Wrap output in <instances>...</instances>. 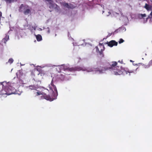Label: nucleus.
Wrapping results in <instances>:
<instances>
[{
	"label": "nucleus",
	"instance_id": "9b49d317",
	"mask_svg": "<svg viewBox=\"0 0 152 152\" xmlns=\"http://www.w3.org/2000/svg\"><path fill=\"white\" fill-rule=\"evenodd\" d=\"M23 72L22 70H19L16 73V75L17 77L18 78H20V77L23 76Z\"/></svg>",
	"mask_w": 152,
	"mask_h": 152
},
{
	"label": "nucleus",
	"instance_id": "aec40b11",
	"mask_svg": "<svg viewBox=\"0 0 152 152\" xmlns=\"http://www.w3.org/2000/svg\"><path fill=\"white\" fill-rule=\"evenodd\" d=\"M118 32V29L116 30L113 32V34H115Z\"/></svg>",
	"mask_w": 152,
	"mask_h": 152
},
{
	"label": "nucleus",
	"instance_id": "20e7f679",
	"mask_svg": "<svg viewBox=\"0 0 152 152\" xmlns=\"http://www.w3.org/2000/svg\"><path fill=\"white\" fill-rule=\"evenodd\" d=\"M48 90L46 88H43L41 91L38 90L37 92H35L34 93V96L36 97L41 95H42L41 96V99H45L50 101H52L54 99L50 97L49 95L46 94V93L48 92Z\"/></svg>",
	"mask_w": 152,
	"mask_h": 152
},
{
	"label": "nucleus",
	"instance_id": "6ab92c4d",
	"mask_svg": "<svg viewBox=\"0 0 152 152\" xmlns=\"http://www.w3.org/2000/svg\"><path fill=\"white\" fill-rule=\"evenodd\" d=\"M9 39V37H7V36H6L5 38H4V39L7 41L8 39Z\"/></svg>",
	"mask_w": 152,
	"mask_h": 152
},
{
	"label": "nucleus",
	"instance_id": "f257e3e1",
	"mask_svg": "<svg viewBox=\"0 0 152 152\" xmlns=\"http://www.w3.org/2000/svg\"><path fill=\"white\" fill-rule=\"evenodd\" d=\"M14 84L4 81L0 83V95H8L15 93V89Z\"/></svg>",
	"mask_w": 152,
	"mask_h": 152
},
{
	"label": "nucleus",
	"instance_id": "393cba45",
	"mask_svg": "<svg viewBox=\"0 0 152 152\" xmlns=\"http://www.w3.org/2000/svg\"><path fill=\"white\" fill-rule=\"evenodd\" d=\"M93 71V70L92 69H90V70L89 71H88V72H91Z\"/></svg>",
	"mask_w": 152,
	"mask_h": 152
},
{
	"label": "nucleus",
	"instance_id": "5701e85b",
	"mask_svg": "<svg viewBox=\"0 0 152 152\" xmlns=\"http://www.w3.org/2000/svg\"><path fill=\"white\" fill-rule=\"evenodd\" d=\"M149 65H152V60L151 61H150L149 62Z\"/></svg>",
	"mask_w": 152,
	"mask_h": 152
},
{
	"label": "nucleus",
	"instance_id": "423d86ee",
	"mask_svg": "<svg viewBox=\"0 0 152 152\" xmlns=\"http://www.w3.org/2000/svg\"><path fill=\"white\" fill-rule=\"evenodd\" d=\"M99 48L98 46L96 47V51L97 53H99L100 57L101 58L104 57L103 51L104 50L105 48L104 45L102 44L99 43Z\"/></svg>",
	"mask_w": 152,
	"mask_h": 152
},
{
	"label": "nucleus",
	"instance_id": "f03ea898",
	"mask_svg": "<svg viewBox=\"0 0 152 152\" xmlns=\"http://www.w3.org/2000/svg\"><path fill=\"white\" fill-rule=\"evenodd\" d=\"M117 63L116 61H113L112 62V64H110V67H109L110 69H112L113 70V73L115 75H121V74H127L128 73H129V75H130V73L134 72V70H129L128 71L125 70L124 68L121 67H119L117 66Z\"/></svg>",
	"mask_w": 152,
	"mask_h": 152
},
{
	"label": "nucleus",
	"instance_id": "b1692460",
	"mask_svg": "<svg viewBox=\"0 0 152 152\" xmlns=\"http://www.w3.org/2000/svg\"><path fill=\"white\" fill-rule=\"evenodd\" d=\"M2 12L0 11V20H1V17L2 16Z\"/></svg>",
	"mask_w": 152,
	"mask_h": 152
},
{
	"label": "nucleus",
	"instance_id": "412c9836",
	"mask_svg": "<svg viewBox=\"0 0 152 152\" xmlns=\"http://www.w3.org/2000/svg\"><path fill=\"white\" fill-rule=\"evenodd\" d=\"M118 62H119L121 64H123V61L122 60L121 61H118Z\"/></svg>",
	"mask_w": 152,
	"mask_h": 152
},
{
	"label": "nucleus",
	"instance_id": "f8f14e48",
	"mask_svg": "<svg viewBox=\"0 0 152 152\" xmlns=\"http://www.w3.org/2000/svg\"><path fill=\"white\" fill-rule=\"evenodd\" d=\"M144 7L147 11H150L152 10V6L146 3Z\"/></svg>",
	"mask_w": 152,
	"mask_h": 152
},
{
	"label": "nucleus",
	"instance_id": "4be33fe9",
	"mask_svg": "<svg viewBox=\"0 0 152 152\" xmlns=\"http://www.w3.org/2000/svg\"><path fill=\"white\" fill-rule=\"evenodd\" d=\"M45 1L49 2H51L53 1V0H45Z\"/></svg>",
	"mask_w": 152,
	"mask_h": 152
},
{
	"label": "nucleus",
	"instance_id": "ddd939ff",
	"mask_svg": "<svg viewBox=\"0 0 152 152\" xmlns=\"http://www.w3.org/2000/svg\"><path fill=\"white\" fill-rule=\"evenodd\" d=\"M37 41H40L42 40V37L40 34L35 35Z\"/></svg>",
	"mask_w": 152,
	"mask_h": 152
},
{
	"label": "nucleus",
	"instance_id": "a211bd4d",
	"mask_svg": "<svg viewBox=\"0 0 152 152\" xmlns=\"http://www.w3.org/2000/svg\"><path fill=\"white\" fill-rule=\"evenodd\" d=\"M124 42V40L122 39H120L118 41L119 43L121 44L123 42Z\"/></svg>",
	"mask_w": 152,
	"mask_h": 152
},
{
	"label": "nucleus",
	"instance_id": "f3484780",
	"mask_svg": "<svg viewBox=\"0 0 152 152\" xmlns=\"http://www.w3.org/2000/svg\"><path fill=\"white\" fill-rule=\"evenodd\" d=\"M13 61L14 60L12 58H11L9 59L8 62L10 63V64H11L13 63Z\"/></svg>",
	"mask_w": 152,
	"mask_h": 152
},
{
	"label": "nucleus",
	"instance_id": "dca6fc26",
	"mask_svg": "<svg viewBox=\"0 0 152 152\" xmlns=\"http://www.w3.org/2000/svg\"><path fill=\"white\" fill-rule=\"evenodd\" d=\"M63 5L64 7H66L68 8H71V7L69 5V4L67 3H64Z\"/></svg>",
	"mask_w": 152,
	"mask_h": 152
},
{
	"label": "nucleus",
	"instance_id": "0eeeda50",
	"mask_svg": "<svg viewBox=\"0 0 152 152\" xmlns=\"http://www.w3.org/2000/svg\"><path fill=\"white\" fill-rule=\"evenodd\" d=\"M48 88L50 90L53 91V95L55 97L58 96L57 89L56 86L53 84V80H52L50 84L49 85Z\"/></svg>",
	"mask_w": 152,
	"mask_h": 152
},
{
	"label": "nucleus",
	"instance_id": "a878e982",
	"mask_svg": "<svg viewBox=\"0 0 152 152\" xmlns=\"http://www.w3.org/2000/svg\"><path fill=\"white\" fill-rule=\"evenodd\" d=\"M130 61L131 62H132V60H130Z\"/></svg>",
	"mask_w": 152,
	"mask_h": 152
},
{
	"label": "nucleus",
	"instance_id": "6e6552de",
	"mask_svg": "<svg viewBox=\"0 0 152 152\" xmlns=\"http://www.w3.org/2000/svg\"><path fill=\"white\" fill-rule=\"evenodd\" d=\"M48 2L49 7L51 10L50 11V12L52 11L53 9H56V8L58 9V8L59 7L57 4L53 2V1Z\"/></svg>",
	"mask_w": 152,
	"mask_h": 152
},
{
	"label": "nucleus",
	"instance_id": "39448f33",
	"mask_svg": "<svg viewBox=\"0 0 152 152\" xmlns=\"http://www.w3.org/2000/svg\"><path fill=\"white\" fill-rule=\"evenodd\" d=\"M31 8L28 5L22 4L19 7V11L23 12L25 15H27L29 14H31Z\"/></svg>",
	"mask_w": 152,
	"mask_h": 152
},
{
	"label": "nucleus",
	"instance_id": "7ed1b4c3",
	"mask_svg": "<svg viewBox=\"0 0 152 152\" xmlns=\"http://www.w3.org/2000/svg\"><path fill=\"white\" fill-rule=\"evenodd\" d=\"M56 69L59 72H61V70H63L64 71L67 70L70 72L79 71L81 70L83 71L87 70L84 67L77 66L74 67L69 68L67 67V66L65 64L58 66Z\"/></svg>",
	"mask_w": 152,
	"mask_h": 152
},
{
	"label": "nucleus",
	"instance_id": "2eb2a0df",
	"mask_svg": "<svg viewBox=\"0 0 152 152\" xmlns=\"http://www.w3.org/2000/svg\"><path fill=\"white\" fill-rule=\"evenodd\" d=\"M138 17L140 19H144V18L146 17V15L145 14H140L138 15Z\"/></svg>",
	"mask_w": 152,
	"mask_h": 152
},
{
	"label": "nucleus",
	"instance_id": "9d476101",
	"mask_svg": "<svg viewBox=\"0 0 152 152\" xmlns=\"http://www.w3.org/2000/svg\"><path fill=\"white\" fill-rule=\"evenodd\" d=\"M29 88L31 90H35V91L33 93H34L35 92H37V91L38 90H37V89L38 88V87L37 85H30L29 86ZM34 95V94H33Z\"/></svg>",
	"mask_w": 152,
	"mask_h": 152
},
{
	"label": "nucleus",
	"instance_id": "1a4fd4ad",
	"mask_svg": "<svg viewBox=\"0 0 152 152\" xmlns=\"http://www.w3.org/2000/svg\"><path fill=\"white\" fill-rule=\"evenodd\" d=\"M107 44L109 46L112 47L114 46H117L118 42H116L115 40H112L109 42H107Z\"/></svg>",
	"mask_w": 152,
	"mask_h": 152
},
{
	"label": "nucleus",
	"instance_id": "4468645a",
	"mask_svg": "<svg viewBox=\"0 0 152 152\" xmlns=\"http://www.w3.org/2000/svg\"><path fill=\"white\" fill-rule=\"evenodd\" d=\"M108 69V68H105L104 67H102V69H96V71H98L99 72V73H101L103 72V70H106V69Z\"/></svg>",
	"mask_w": 152,
	"mask_h": 152
}]
</instances>
